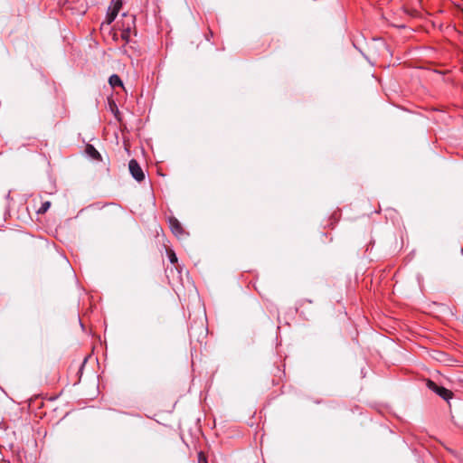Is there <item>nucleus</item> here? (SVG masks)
<instances>
[{"instance_id": "nucleus-1", "label": "nucleus", "mask_w": 463, "mask_h": 463, "mask_svg": "<svg viewBox=\"0 0 463 463\" xmlns=\"http://www.w3.org/2000/svg\"><path fill=\"white\" fill-rule=\"evenodd\" d=\"M128 168L132 177L136 181L142 182L145 179V174L136 159H131L129 161Z\"/></svg>"}, {"instance_id": "nucleus-2", "label": "nucleus", "mask_w": 463, "mask_h": 463, "mask_svg": "<svg viewBox=\"0 0 463 463\" xmlns=\"http://www.w3.org/2000/svg\"><path fill=\"white\" fill-rule=\"evenodd\" d=\"M427 386L430 390L436 392L439 396H440L442 399L449 401L452 396L453 393L451 391L437 385L434 382L429 380L427 383Z\"/></svg>"}, {"instance_id": "nucleus-3", "label": "nucleus", "mask_w": 463, "mask_h": 463, "mask_svg": "<svg viewBox=\"0 0 463 463\" xmlns=\"http://www.w3.org/2000/svg\"><path fill=\"white\" fill-rule=\"evenodd\" d=\"M169 226H170L172 232L175 236L181 237L182 235L184 234V231L177 219H175L174 217L170 218L169 219Z\"/></svg>"}, {"instance_id": "nucleus-4", "label": "nucleus", "mask_w": 463, "mask_h": 463, "mask_svg": "<svg viewBox=\"0 0 463 463\" xmlns=\"http://www.w3.org/2000/svg\"><path fill=\"white\" fill-rule=\"evenodd\" d=\"M109 82L112 88L123 87V82L117 74L111 75L109 79Z\"/></svg>"}, {"instance_id": "nucleus-5", "label": "nucleus", "mask_w": 463, "mask_h": 463, "mask_svg": "<svg viewBox=\"0 0 463 463\" xmlns=\"http://www.w3.org/2000/svg\"><path fill=\"white\" fill-rule=\"evenodd\" d=\"M86 153L90 156L92 157L93 159H99L100 158V155L99 153L96 150V148L91 146V145H88L87 147H86Z\"/></svg>"}, {"instance_id": "nucleus-6", "label": "nucleus", "mask_w": 463, "mask_h": 463, "mask_svg": "<svg viewBox=\"0 0 463 463\" xmlns=\"http://www.w3.org/2000/svg\"><path fill=\"white\" fill-rule=\"evenodd\" d=\"M118 8H109V12L107 14V22H108V24H111L115 20V18L118 15Z\"/></svg>"}, {"instance_id": "nucleus-7", "label": "nucleus", "mask_w": 463, "mask_h": 463, "mask_svg": "<svg viewBox=\"0 0 463 463\" xmlns=\"http://www.w3.org/2000/svg\"><path fill=\"white\" fill-rule=\"evenodd\" d=\"M50 206H51V202H49V201L43 202L42 203L41 207L38 209L37 213L38 214L45 213L49 210Z\"/></svg>"}, {"instance_id": "nucleus-8", "label": "nucleus", "mask_w": 463, "mask_h": 463, "mask_svg": "<svg viewBox=\"0 0 463 463\" xmlns=\"http://www.w3.org/2000/svg\"><path fill=\"white\" fill-rule=\"evenodd\" d=\"M167 253H168V258H169V260L171 263L174 264V263L177 262V257L173 250H168Z\"/></svg>"}, {"instance_id": "nucleus-9", "label": "nucleus", "mask_w": 463, "mask_h": 463, "mask_svg": "<svg viewBox=\"0 0 463 463\" xmlns=\"http://www.w3.org/2000/svg\"><path fill=\"white\" fill-rule=\"evenodd\" d=\"M198 463H207V459L203 454V452L198 453Z\"/></svg>"}, {"instance_id": "nucleus-10", "label": "nucleus", "mask_w": 463, "mask_h": 463, "mask_svg": "<svg viewBox=\"0 0 463 463\" xmlns=\"http://www.w3.org/2000/svg\"><path fill=\"white\" fill-rule=\"evenodd\" d=\"M129 32H130V30L128 29V30H126V31H124L122 33V38L125 39L126 41H128V37Z\"/></svg>"}, {"instance_id": "nucleus-11", "label": "nucleus", "mask_w": 463, "mask_h": 463, "mask_svg": "<svg viewBox=\"0 0 463 463\" xmlns=\"http://www.w3.org/2000/svg\"><path fill=\"white\" fill-rule=\"evenodd\" d=\"M120 7H121V3L117 2L112 8H118L119 10Z\"/></svg>"}]
</instances>
